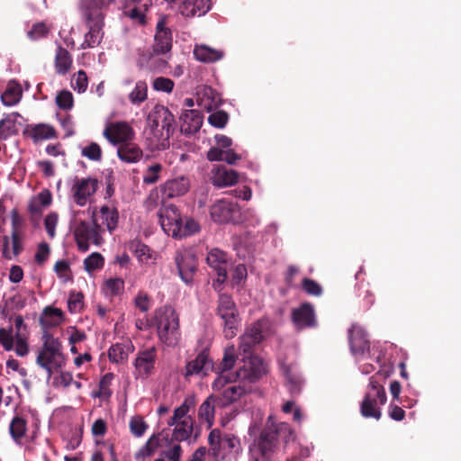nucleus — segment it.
<instances>
[{"label": "nucleus", "instance_id": "obj_2", "mask_svg": "<svg viewBox=\"0 0 461 461\" xmlns=\"http://www.w3.org/2000/svg\"><path fill=\"white\" fill-rule=\"evenodd\" d=\"M152 134L158 139L157 149H166L175 131V116L164 105L156 104L148 115Z\"/></svg>", "mask_w": 461, "mask_h": 461}, {"label": "nucleus", "instance_id": "obj_38", "mask_svg": "<svg viewBox=\"0 0 461 461\" xmlns=\"http://www.w3.org/2000/svg\"><path fill=\"white\" fill-rule=\"evenodd\" d=\"M127 248L141 263H148L151 258L150 249L140 240H131Z\"/></svg>", "mask_w": 461, "mask_h": 461}, {"label": "nucleus", "instance_id": "obj_63", "mask_svg": "<svg viewBox=\"0 0 461 461\" xmlns=\"http://www.w3.org/2000/svg\"><path fill=\"white\" fill-rule=\"evenodd\" d=\"M50 254V249L48 243L41 242L37 249L36 254L34 256L35 261L39 265L44 264Z\"/></svg>", "mask_w": 461, "mask_h": 461}, {"label": "nucleus", "instance_id": "obj_31", "mask_svg": "<svg viewBox=\"0 0 461 461\" xmlns=\"http://www.w3.org/2000/svg\"><path fill=\"white\" fill-rule=\"evenodd\" d=\"M223 55V51L211 48L205 44L195 45L194 49L195 59L203 63L218 61L222 59Z\"/></svg>", "mask_w": 461, "mask_h": 461}, {"label": "nucleus", "instance_id": "obj_45", "mask_svg": "<svg viewBox=\"0 0 461 461\" xmlns=\"http://www.w3.org/2000/svg\"><path fill=\"white\" fill-rule=\"evenodd\" d=\"M236 363V351L233 346L228 347L225 351L221 362L217 367V372L224 373L230 370Z\"/></svg>", "mask_w": 461, "mask_h": 461}, {"label": "nucleus", "instance_id": "obj_4", "mask_svg": "<svg viewBox=\"0 0 461 461\" xmlns=\"http://www.w3.org/2000/svg\"><path fill=\"white\" fill-rule=\"evenodd\" d=\"M196 405L194 394L187 395L182 404L174 410L173 416L167 421L169 427H174L172 439L176 441L187 440L194 430V420L188 415Z\"/></svg>", "mask_w": 461, "mask_h": 461}, {"label": "nucleus", "instance_id": "obj_61", "mask_svg": "<svg viewBox=\"0 0 461 461\" xmlns=\"http://www.w3.org/2000/svg\"><path fill=\"white\" fill-rule=\"evenodd\" d=\"M214 92L212 88L205 90L203 97L200 98L201 105L207 111H211L218 106V100L213 95Z\"/></svg>", "mask_w": 461, "mask_h": 461}, {"label": "nucleus", "instance_id": "obj_27", "mask_svg": "<svg viewBox=\"0 0 461 461\" xmlns=\"http://www.w3.org/2000/svg\"><path fill=\"white\" fill-rule=\"evenodd\" d=\"M163 199L174 198L184 195L189 189V181L185 177L170 179L165 182L159 187Z\"/></svg>", "mask_w": 461, "mask_h": 461}, {"label": "nucleus", "instance_id": "obj_43", "mask_svg": "<svg viewBox=\"0 0 461 461\" xmlns=\"http://www.w3.org/2000/svg\"><path fill=\"white\" fill-rule=\"evenodd\" d=\"M179 225V231H177L174 237L176 239H182L193 235L200 230L199 223L192 218H186L185 222L182 220Z\"/></svg>", "mask_w": 461, "mask_h": 461}, {"label": "nucleus", "instance_id": "obj_60", "mask_svg": "<svg viewBox=\"0 0 461 461\" xmlns=\"http://www.w3.org/2000/svg\"><path fill=\"white\" fill-rule=\"evenodd\" d=\"M123 14L140 25L146 23V15L144 12L136 6L132 8L126 6L124 8Z\"/></svg>", "mask_w": 461, "mask_h": 461}, {"label": "nucleus", "instance_id": "obj_16", "mask_svg": "<svg viewBox=\"0 0 461 461\" xmlns=\"http://www.w3.org/2000/svg\"><path fill=\"white\" fill-rule=\"evenodd\" d=\"M104 136L113 144H123L134 137L132 128L125 122L111 123L104 131Z\"/></svg>", "mask_w": 461, "mask_h": 461}, {"label": "nucleus", "instance_id": "obj_8", "mask_svg": "<svg viewBox=\"0 0 461 461\" xmlns=\"http://www.w3.org/2000/svg\"><path fill=\"white\" fill-rule=\"evenodd\" d=\"M278 429L276 425H267L250 447L253 461H271L272 453L277 445Z\"/></svg>", "mask_w": 461, "mask_h": 461}, {"label": "nucleus", "instance_id": "obj_35", "mask_svg": "<svg viewBox=\"0 0 461 461\" xmlns=\"http://www.w3.org/2000/svg\"><path fill=\"white\" fill-rule=\"evenodd\" d=\"M172 48V32L171 31H163L156 32L154 37V44L152 46L153 53L159 55L170 51Z\"/></svg>", "mask_w": 461, "mask_h": 461}, {"label": "nucleus", "instance_id": "obj_21", "mask_svg": "<svg viewBox=\"0 0 461 461\" xmlns=\"http://www.w3.org/2000/svg\"><path fill=\"white\" fill-rule=\"evenodd\" d=\"M157 350L154 347L140 351L135 359L134 366L139 375L146 378L153 372Z\"/></svg>", "mask_w": 461, "mask_h": 461}, {"label": "nucleus", "instance_id": "obj_57", "mask_svg": "<svg viewBox=\"0 0 461 461\" xmlns=\"http://www.w3.org/2000/svg\"><path fill=\"white\" fill-rule=\"evenodd\" d=\"M72 86L74 90L77 91L78 93L86 92L88 86V79L84 70H79L77 74L74 75L72 79Z\"/></svg>", "mask_w": 461, "mask_h": 461}, {"label": "nucleus", "instance_id": "obj_50", "mask_svg": "<svg viewBox=\"0 0 461 461\" xmlns=\"http://www.w3.org/2000/svg\"><path fill=\"white\" fill-rule=\"evenodd\" d=\"M303 290L309 295L321 296L322 294L321 285L313 279L305 277L302 281Z\"/></svg>", "mask_w": 461, "mask_h": 461}, {"label": "nucleus", "instance_id": "obj_32", "mask_svg": "<svg viewBox=\"0 0 461 461\" xmlns=\"http://www.w3.org/2000/svg\"><path fill=\"white\" fill-rule=\"evenodd\" d=\"M118 157L126 163H135L142 158V150L131 140L121 144L117 149Z\"/></svg>", "mask_w": 461, "mask_h": 461}, {"label": "nucleus", "instance_id": "obj_23", "mask_svg": "<svg viewBox=\"0 0 461 461\" xmlns=\"http://www.w3.org/2000/svg\"><path fill=\"white\" fill-rule=\"evenodd\" d=\"M115 0H80L85 19H104L106 9Z\"/></svg>", "mask_w": 461, "mask_h": 461}, {"label": "nucleus", "instance_id": "obj_17", "mask_svg": "<svg viewBox=\"0 0 461 461\" xmlns=\"http://www.w3.org/2000/svg\"><path fill=\"white\" fill-rule=\"evenodd\" d=\"M98 187L95 178H82L76 180L72 187L74 201L79 206H84L87 199L93 195Z\"/></svg>", "mask_w": 461, "mask_h": 461}, {"label": "nucleus", "instance_id": "obj_3", "mask_svg": "<svg viewBox=\"0 0 461 461\" xmlns=\"http://www.w3.org/2000/svg\"><path fill=\"white\" fill-rule=\"evenodd\" d=\"M384 375V378L390 375L389 371H379L369 379L368 389L365 393L360 404L361 415L365 418L380 420L382 411L380 406L385 404L387 397L385 390L377 381V376Z\"/></svg>", "mask_w": 461, "mask_h": 461}, {"label": "nucleus", "instance_id": "obj_51", "mask_svg": "<svg viewBox=\"0 0 461 461\" xmlns=\"http://www.w3.org/2000/svg\"><path fill=\"white\" fill-rule=\"evenodd\" d=\"M56 104L62 110H70L74 104L73 95L68 90L60 91L56 96Z\"/></svg>", "mask_w": 461, "mask_h": 461}, {"label": "nucleus", "instance_id": "obj_15", "mask_svg": "<svg viewBox=\"0 0 461 461\" xmlns=\"http://www.w3.org/2000/svg\"><path fill=\"white\" fill-rule=\"evenodd\" d=\"M158 215L163 230L174 238L179 231V224L183 219L177 207L174 204L165 205L160 208Z\"/></svg>", "mask_w": 461, "mask_h": 461}, {"label": "nucleus", "instance_id": "obj_22", "mask_svg": "<svg viewBox=\"0 0 461 461\" xmlns=\"http://www.w3.org/2000/svg\"><path fill=\"white\" fill-rule=\"evenodd\" d=\"M179 119L181 132L185 135H191L201 129L203 116L200 111L191 109L184 111Z\"/></svg>", "mask_w": 461, "mask_h": 461}, {"label": "nucleus", "instance_id": "obj_33", "mask_svg": "<svg viewBox=\"0 0 461 461\" xmlns=\"http://www.w3.org/2000/svg\"><path fill=\"white\" fill-rule=\"evenodd\" d=\"M215 406L218 407V399L215 394H211L199 407L198 418L205 421L208 428L213 424Z\"/></svg>", "mask_w": 461, "mask_h": 461}, {"label": "nucleus", "instance_id": "obj_18", "mask_svg": "<svg viewBox=\"0 0 461 461\" xmlns=\"http://www.w3.org/2000/svg\"><path fill=\"white\" fill-rule=\"evenodd\" d=\"M348 341L354 356H362L370 348L366 332L358 325L353 324L348 330Z\"/></svg>", "mask_w": 461, "mask_h": 461}, {"label": "nucleus", "instance_id": "obj_46", "mask_svg": "<svg viewBox=\"0 0 461 461\" xmlns=\"http://www.w3.org/2000/svg\"><path fill=\"white\" fill-rule=\"evenodd\" d=\"M284 375L286 379V386L291 393L296 394L301 391L302 379L300 375L292 372L290 367L286 366L284 368Z\"/></svg>", "mask_w": 461, "mask_h": 461}, {"label": "nucleus", "instance_id": "obj_24", "mask_svg": "<svg viewBox=\"0 0 461 461\" xmlns=\"http://www.w3.org/2000/svg\"><path fill=\"white\" fill-rule=\"evenodd\" d=\"M23 133L35 143L58 137L54 127L46 123L28 124Z\"/></svg>", "mask_w": 461, "mask_h": 461}, {"label": "nucleus", "instance_id": "obj_59", "mask_svg": "<svg viewBox=\"0 0 461 461\" xmlns=\"http://www.w3.org/2000/svg\"><path fill=\"white\" fill-rule=\"evenodd\" d=\"M124 288V282L121 278L109 279L105 282V289L111 296L119 295Z\"/></svg>", "mask_w": 461, "mask_h": 461}, {"label": "nucleus", "instance_id": "obj_28", "mask_svg": "<svg viewBox=\"0 0 461 461\" xmlns=\"http://www.w3.org/2000/svg\"><path fill=\"white\" fill-rule=\"evenodd\" d=\"M239 180L238 173L233 169H228L223 166L216 167L212 170V184L219 187L235 185Z\"/></svg>", "mask_w": 461, "mask_h": 461}, {"label": "nucleus", "instance_id": "obj_53", "mask_svg": "<svg viewBox=\"0 0 461 461\" xmlns=\"http://www.w3.org/2000/svg\"><path fill=\"white\" fill-rule=\"evenodd\" d=\"M148 429V424L145 422L142 417L134 416L130 420V429L131 432L135 437H141L146 429Z\"/></svg>", "mask_w": 461, "mask_h": 461}, {"label": "nucleus", "instance_id": "obj_13", "mask_svg": "<svg viewBox=\"0 0 461 461\" xmlns=\"http://www.w3.org/2000/svg\"><path fill=\"white\" fill-rule=\"evenodd\" d=\"M175 263L180 278L186 285H191L198 266L196 256L188 249L178 250L175 255Z\"/></svg>", "mask_w": 461, "mask_h": 461}, {"label": "nucleus", "instance_id": "obj_48", "mask_svg": "<svg viewBox=\"0 0 461 461\" xmlns=\"http://www.w3.org/2000/svg\"><path fill=\"white\" fill-rule=\"evenodd\" d=\"M104 265V258L98 252L92 253L84 260L85 269L89 273L103 268Z\"/></svg>", "mask_w": 461, "mask_h": 461}, {"label": "nucleus", "instance_id": "obj_40", "mask_svg": "<svg viewBox=\"0 0 461 461\" xmlns=\"http://www.w3.org/2000/svg\"><path fill=\"white\" fill-rule=\"evenodd\" d=\"M148 98V86L145 81L140 80L135 84V87L129 94V100L134 105H140Z\"/></svg>", "mask_w": 461, "mask_h": 461}, {"label": "nucleus", "instance_id": "obj_30", "mask_svg": "<svg viewBox=\"0 0 461 461\" xmlns=\"http://www.w3.org/2000/svg\"><path fill=\"white\" fill-rule=\"evenodd\" d=\"M211 365L209 355L206 350H202L196 357L186 363L185 377L199 375Z\"/></svg>", "mask_w": 461, "mask_h": 461}, {"label": "nucleus", "instance_id": "obj_37", "mask_svg": "<svg viewBox=\"0 0 461 461\" xmlns=\"http://www.w3.org/2000/svg\"><path fill=\"white\" fill-rule=\"evenodd\" d=\"M72 66V57L63 47L59 46L55 56V69L59 75H66Z\"/></svg>", "mask_w": 461, "mask_h": 461}, {"label": "nucleus", "instance_id": "obj_39", "mask_svg": "<svg viewBox=\"0 0 461 461\" xmlns=\"http://www.w3.org/2000/svg\"><path fill=\"white\" fill-rule=\"evenodd\" d=\"M102 224H104L110 232H113L118 225L119 213L116 209H111L104 205L100 209Z\"/></svg>", "mask_w": 461, "mask_h": 461}, {"label": "nucleus", "instance_id": "obj_55", "mask_svg": "<svg viewBox=\"0 0 461 461\" xmlns=\"http://www.w3.org/2000/svg\"><path fill=\"white\" fill-rule=\"evenodd\" d=\"M15 130V122L10 117H6L0 121V140H5L11 135L14 134Z\"/></svg>", "mask_w": 461, "mask_h": 461}, {"label": "nucleus", "instance_id": "obj_34", "mask_svg": "<svg viewBox=\"0 0 461 461\" xmlns=\"http://www.w3.org/2000/svg\"><path fill=\"white\" fill-rule=\"evenodd\" d=\"M27 432V420L20 415L14 416L9 424V433L17 445H22Z\"/></svg>", "mask_w": 461, "mask_h": 461}, {"label": "nucleus", "instance_id": "obj_25", "mask_svg": "<svg viewBox=\"0 0 461 461\" xmlns=\"http://www.w3.org/2000/svg\"><path fill=\"white\" fill-rule=\"evenodd\" d=\"M211 8L210 0H183L178 5V13L186 18L205 14Z\"/></svg>", "mask_w": 461, "mask_h": 461}, {"label": "nucleus", "instance_id": "obj_19", "mask_svg": "<svg viewBox=\"0 0 461 461\" xmlns=\"http://www.w3.org/2000/svg\"><path fill=\"white\" fill-rule=\"evenodd\" d=\"M263 322L258 321L249 327L240 337V350L244 354H249L252 348L260 343L263 336Z\"/></svg>", "mask_w": 461, "mask_h": 461}, {"label": "nucleus", "instance_id": "obj_12", "mask_svg": "<svg viewBox=\"0 0 461 461\" xmlns=\"http://www.w3.org/2000/svg\"><path fill=\"white\" fill-rule=\"evenodd\" d=\"M206 262L217 274V278L212 282V287L220 292L228 276V256L219 249H212L207 254Z\"/></svg>", "mask_w": 461, "mask_h": 461}, {"label": "nucleus", "instance_id": "obj_54", "mask_svg": "<svg viewBox=\"0 0 461 461\" xmlns=\"http://www.w3.org/2000/svg\"><path fill=\"white\" fill-rule=\"evenodd\" d=\"M162 166L158 163L153 164L147 168L143 175V182L148 185L155 184L159 179V173Z\"/></svg>", "mask_w": 461, "mask_h": 461}, {"label": "nucleus", "instance_id": "obj_10", "mask_svg": "<svg viewBox=\"0 0 461 461\" xmlns=\"http://www.w3.org/2000/svg\"><path fill=\"white\" fill-rule=\"evenodd\" d=\"M225 381L222 376H219L212 384V389L221 391L220 393L215 394L218 399V407H227L242 397L246 396L251 392V387L242 384H228L224 386Z\"/></svg>", "mask_w": 461, "mask_h": 461}, {"label": "nucleus", "instance_id": "obj_9", "mask_svg": "<svg viewBox=\"0 0 461 461\" xmlns=\"http://www.w3.org/2000/svg\"><path fill=\"white\" fill-rule=\"evenodd\" d=\"M36 364L43 368L50 379L53 374L59 372L66 364L62 353V345L51 348H41L36 357Z\"/></svg>", "mask_w": 461, "mask_h": 461}, {"label": "nucleus", "instance_id": "obj_5", "mask_svg": "<svg viewBox=\"0 0 461 461\" xmlns=\"http://www.w3.org/2000/svg\"><path fill=\"white\" fill-rule=\"evenodd\" d=\"M103 231L104 229L95 219V212L92 213L90 221L75 220L74 237L78 249L82 252H86L90 244L102 245L104 242Z\"/></svg>", "mask_w": 461, "mask_h": 461}, {"label": "nucleus", "instance_id": "obj_49", "mask_svg": "<svg viewBox=\"0 0 461 461\" xmlns=\"http://www.w3.org/2000/svg\"><path fill=\"white\" fill-rule=\"evenodd\" d=\"M84 294L81 292H71L69 294L68 307L70 312H79L84 306Z\"/></svg>", "mask_w": 461, "mask_h": 461}, {"label": "nucleus", "instance_id": "obj_58", "mask_svg": "<svg viewBox=\"0 0 461 461\" xmlns=\"http://www.w3.org/2000/svg\"><path fill=\"white\" fill-rule=\"evenodd\" d=\"M81 153L82 156L87 158L90 160L99 161L102 158V149L100 146L95 142H92L88 146L85 147Z\"/></svg>", "mask_w": 461, "mask_h": 461}, {"label": "nucleus", "instance_id": "obj_7", "mask_svg": "<svg viewBox=\"0 0 461 461\" xmlns=\"http://www.w3.org/2000/svg\"><path fill=\"white\" fill-rule=\"evenodd\" d=\"M210 448L208 453L216 460L237 453L240 447V439L230 434H221L218 429H212L208 436Z\"/></svg>", "mask_w": 461, "mask_h": 461}, {"label": "nucleus", "instance_id": "obj_64", "mask_svg": "<svg viewBox=\"0 0 461 461\" xmlns=\"http://www.w3.org/2000/svg\"><path fill=\"white\" fill-rule=\"evenodd\" d=\"M58 219L59 217L56 212H50L44 220L45 229L50 239L55 237V229L58 223Z\"/></svg>", "mask_w": 461, "mask_h": 461}, {"label": "nucleus", "instance_id": "obj_20", "mask_svg": "<svg viewBox=\"0 0 461 461\" xmlns=\"http://www.w3.org/2000/svg\"><path fill=\"white\" fill-rule=\"evenodd\" d=\"M86 23L88 32L85 35V41L81 48H95L98 46L103 40L104 19H86Z\"/></svg>", "mask_w": 461, "mask_h": 461}, {"label": "nucleus", "instance_id": "obj_36", "mask_svg": "<svg viewBox=\"0 0 461 461\" xmlns=\"http://www.w3.org/2000/svg\"><path fill=\"white\" fill-rule=\"evenodd\" d=\"M40 321L44 328L59 326L63 321V312L59 308L47 306L43 310Z\"/></svg>", "mask_w": 461, "mask_h": 461}, {"label": "nucleus", "instance_id": "obj_56", "mask_svg": "<svg viewBox=\"0 0 461 461\" xmlns=\"http://www.w3.org/2000/svg\"><path fill=\"white\" fill-rule=\"evenodd\" d=\"M174 86L175 83L172 79L164 77L155 78L152 83L154 90L165 93H171L174 89Z\"/></svg>", "mask_w": 461, "mask_h": 461}, {"label": "nucleus", "instance_id": "obj_29", "mask_svg": "<svg viewBox=\"0 0 461 461\" xmlns=\"http://www.w3.org/2000/svg\"><path fill=\"white\" fill-rule=\"evenodd\" d=\"M133 348V345L130 340L123 343H115L108 350L109 360L116 364L124 363Z\"/></svg>", "mask_w": 461, "mask_h": 461}, {"label": "nucleus", "instance_id": "obj_42", "mask_svg": "<svg viewBox=\"0 0 461 461\" xmlns=\"http://www.w3.org/2000/svg\"><path fill=\"white\" fill-rule=\"evenodd\" d=\"M159 447V435L153 434L145 445L136 453V458H144L155 454Z\"/></svg>", "mask_w": 461, "mask_h": 461}, {"label": "nucleus", "instance_id": "obj_26", "mask_svg": "<svg viewBox=\"0 0 461 461\" xmlns=\"http://www.w3.org/2000/svg\"><path fill=\"white\" fill-rule=\"evenodd\" d=\"M235 212V204L226 200L214 203L210 210L212 219L215 222L226 223L232 220Z\"/></svg>", "mask_w": 461, "mask_h": 461}, {"label": "nucleus", "instance_id": "obj_41", "mask_svg": "<svg viewBox=\"0 0 461 461\" xmlns=\"http://www.w3.org/2000/svg\"><path fill=\"white\" fill-rule=\"evenodd\" d=\"M113 378L114 375L113 373H106L104 375H103L99 381L98 391L93 394L94 397L109 399L113 393L110 386Z\"/></svg>", "mask_w": 461, "mask_h": 461}, {"label": "nucleus", "instance_id": "obj_11", "mask_svg": "<svg viewBox=\"0 0 461 461\" xmlns=\"http://www.w3.org/2000/svg\"><path fill=\"white\" fill-rule=\"evenodd\" d=\"M248 355L244 356L243 365L236 372V376L241 382L256 383L267 373V367L261 357L250 353Z\"/></svg>", "mask_w": 461, "mask_h": 461}, {"label": "nucleus", "instance_id": "obj_1", "mask_svg": "<svg viewBox=\"0 0 461 461\" xmlns=\"http://www.w3.org/2000/svg\"><path fill=\"white\" fill-rule=\"evenodd\" d=\"M155 325L162 343L167 347L178 344L181 336L179 316L172 306L164 305L156 311Z\"/></svg>", "mask_w": 461, "mask_h": 461}, {"label": "nucleus", "instance_id": "obj_6", "mask_svg": "<svg viewBox=\"0 0 461 461\" xmlns=\"http://www.w3.org/2000/svg\"><path fill=\"white\" fill-rule=\"evenodd\" d=\"M217 315L222 320L223 333L226 339L236 336L240 319L237 306L230 294H220L217 300Z\"/></svg>", "mask_w": 461, "mask_h": 461}, {"label": "nucleus", "instance_id": "obj_62", "mask_svg": "<svg viewBox=\"0 0 461 461\" xmlns=\"http://www.w3.org/2000/svg\"><path fill=\"white\" fill-rule=\"evenodd\" d=\"M12 333V328L9 330L4 328L0 329V343L6 351L14 349V336Z\"/></svg>", "mask_w": 461, "mask_h": 461}, {"label": "nucleus", "instance_id": "obj_14", "mask_svg": "<svg viewBox=\"0 0 461 461\" xmlns=\"http://www.w3.org/2000/svg\"><path fill=\"white\" fill-rule=\"evenodd\" d=\"M291 319L297 330L314 328L317 325L314 307L308 302L302 303L297 308H294Z\"/></svg>", "mask_w": 461, "mask_h": 461}, {"label": "nucleus", "instance_id": "obj_47", "mask_svg": "<svg viewBox=\"0 0 461 461\" xmlns=\"http://www.w3.org/2000/svg\"><path fill=\"white\" fill-rule=\"evenodd\" d=\"M182 447L179 442L174 443L168 449L161 453V456L154 461H180L182 455Z\"/></svg>", "mask_w": 461, "mask_h": 461}, {"label": "nucleus", "instance_id": "obj_52", "mask_svg": "<svg viewBox=\"0 0 461 461\" xmlns=\"http://www.w3.org/2000/svg\"><path fill=\"white\" fill-rule=\"evenodd\" d=\"M229 121V114L223 111H216L208 117L209 123L215 128H224Z\"/></svg>", "mask_w": 461, "mask_h": 461}, {"label": "nucleus", "instance_id": "obj_44", "mask_svg": "<svg viewBox=\"0 0 461 461\" xmlns=\"http://www.w3.org/2000/svg\"><path fill=\"white\" fill-rule=\"evenodd\" d=\"M357 296L365 310H368L375 303V296L369 288L368 284L360 283L357 287Z\"/></svg>", "mask_w": 461, "mask_h": 461}]
</instances>
